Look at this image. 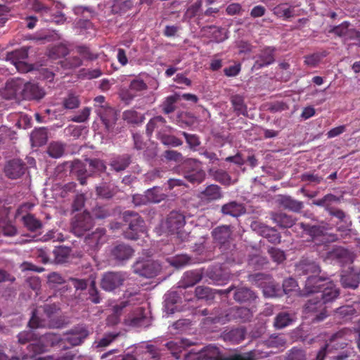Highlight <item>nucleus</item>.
<instances>
[{
    "mask_svg": "<svg viewBox=\"0 0 360 360\" xmlns=\"http://www.w3.org/2000/svg\"><path fill=\"white\" fill-rule=\"evenodd\" d=\"M190 258L187 255H181L172 258L170 263L173 266L180 268L188 264Z\"/></svg>",
    "mask_w": 360,
    "mask_h": 360,
    "instance_id": "obj_63",
    "label": "nucleus"
},
{
    "mask_svg": "<svg viewBox=\"0 0 360 360\" xmlns=\"http://www.w3.org/2000/svg\"><path fill=\"white\" fill-rule=\"evenodd\" d=\"M66 165H68L70 168L71 174L77 176L86 173V169L84 164L79 160H75L70 162H66Z\"/></svg>",
    "mask_w": 360,
    "mask_h": 360,
    "instance_id": "obj_48",
    "label": "nucleus"
},
{
    "mask_svg": "<svg viewBox=\"0 0 360 360\" xmlns=\"http://www.w3.org/2000/svg\"><path fill=\"white\" fill-rule=\"evenodd\" d=\"M46 93L38 84L31 82L25 84L22 90V96L25 100H40Z\"/></svg>",
    "mask_w": 360,
    "mask_h": 360,
    "instance_id": "obj_18",
    "label": "nucleus"
},
{
    "mask_svg": "<svg viewBox=\"0 0 360 360\" xmlns=\"http://www.w3.org/2000/svg\"><path fill=\"white\" fill-rule=\"evenodd\" d=\"M96 112L108 131L112 130L117 121V113L114 108L107 105H96Z\"/></svg>",
    "mask_w": 360,
    "mask_h": 360,
    "instance_id": "obj_10",
    "label": "nucleus"
},
{
    "mask_svg": "<svg viewBox=\"0 0 360 360\" xmlns=\"http://www.w3.org/2000/svg\"><path fill=\"white\" fill-rule=\"evenodd\" d=\"M93 226V219L86 212L75 215L71 222L72 232L77 236H83Z\"/></svg>",
    "mask_w": 360,
    "mask_h": 360,
    "instance_id": "obj_7",
    "label": "nucleus"
},
{
    "mask_svg": "<svg viewBox=\"0 0 360 360\" xmlns=\"http://www.w3.org/2000/svg\"><path fill=\"white\" fill-rule=\"evenodd\" d=\"M327 306L316 295L309 299L303 307V312L308 316H314L313 322H319L324 320L327 316Z\"/></svg>",
    "mask_w": 360,
    "mask_h": 360,
    "instance_id": "obj_4",
    "label": "nucleus"
},
{
    "mask_svg": "<svg viewBox=\"0 0 360 360\" xmlns=\"http://www.w3.org/2000/svg\"><path fill=\"white\" fill-rule=\"evenodd\" d=\"M22 219L25 226L30 231L34 232L42 227L41 221L32 214H27L22 217Z\"/></svg>",
    "mask_w": 360,
    "mask_h": 360,
    "instance_id": "obj_39",
    "label": "nucleus"
},
{
    "mask_svg": "<svg viewBox=\"0 0 360 360\" xmlns=\"http://www.w3.org/2000/svg\"><path fill=\"white\" fill-rule=\"evenodd\" d=\"M47 139V131L44 127L36 129L31 134L30 140L33 146H41L46 143Z\"/></svg>",
    "mask_w": 360,
    "mask_h": 360,
    "instance_id": "obj_35",
    "label": "nucleus"
},
{
    "mask_svg": "<svg viewBox=\"0 0 360 360\" xmlns=\"http://www.w3.org/2000/svg\"><path fill=\"white\" fill-rule=\"evenodd\" d=\"M208 173L214 180L222 185L229 186L231 183V177L225 170L212 168L209 169Z\"/></svg>",
    "mask_w": 360,
    "mask_h": 360,
    "instance_id": "obj_34",
    "label": "nucleus"
},
{
    "mask_svg": "<svg viewBox=\"0 0 360 360\" xmlns=\"http://www.w3.org/2000/svg\"><path fill=\"white\" fill-rule=\"evenodd\" d=\"M134 249L125 243L114 245L110 250V257L116 262H121L129 259L134 255Z\"/></svg>",
    "mask_w": 360,
    "mask_h": 360,
    "instance_id": "obj_15",
    "label": "nucleus"
},
{
    "mask_svg": "<svg viewBox=\"0 0 360 360\" xmlns=\"http://www.w3.org/2000/svg\"><path fill=\"white\" fill-rule=\"evenodd\" d=\"M330 253L331 257L343 264H352L355 259L354 252L343 248H335Z\"/></svg>",
    "mask_w": 360,
    "mask_h": 360,
    "instance_id": "obj_21",
    "label": "nucleus"
},
{
    "mask_svg": "<svg viewBox=\"0 0 360 360\" xmlns=\"http://www.w3.org/2000/svg\"><path fill=\"white\" fill-rule=\"evenodd\" d=\"M166 347L176 359L180 358V354L182 351V343L174 341H169L166 343Z\"/></svg>",
    "mask_w": 360,
    "mask_h": 360,
    "instance_id": "obj_56",
    "label": "nucleus"
},
{
    "mask_svg": "<svg viewBox=\"0 0 360 360\" xmlns=\"http://www.w3.org/2000/svg\"><path fill=\"white\" fill-rule=\"evenodd\" d=\"M184 178L192 184H200L205 177V172L201 169L200 162L194 159L188 160L184 165Z\"/></svg>",
    "mask_w": 360,
    "mask_h": 360,
    "instance_id": "obj_5",
    "label": "nucleus"
},
{
    "mask_svg": "<svg viewBox=\"0 0 360 360\" xmlns=\"http://www.w3.org/2000/svg\"><path fill=\"white\" fill-rule=\"evenodd\" d=\"M131 162V155L129 154H123L113 158L110 163V166L113 170L119 172L124 171L126 168H127Z\"/></svg>",
    "mask_w": 360,
    "mask_h": 360,
    "instance_id": "obj_27",
    "label": "nucleus"
},
{
    "mask_svg": "<svg viewBox=\"0 0 360 360\" xmlns=\"http://www.w3.org/2000/svg\"><path fill=\"white\" fill-rule=\"evenodd\" d=\"M86 161L89 164L94 172H103L106 169V166L104 162L100 159H87Z\"/></svg>",
    "mask_w": 360,
    "mask_h": 360,
    "instance_id": "obj_58",
    "label": "nucleus"
},
{
    "mask_svg": "<svg viewBox=\"0 0 360 360\" xmlns=\"http://www.w3.org/2000/svg\"><path fill=\"white\" fill-rule=\"evenodd\" d=\"M96 194L105 199H110L115 195V191L110 186L103 184L96 187Z\"/></svg>",
    "mask_w": 360,
    "mask_h": 360,
    "instance_id": "obj_53",
    "label": "nucleus"
},
{
    "mask_svg": "<svg viewBox=\"0 0 360 360\" xmlns=\"http://www.w3.org/2000/svg\"><path fill=\"white\" fill-rule=\"evenodd\" d=\"M202 0H197L195 2L191 4L186 10L182 21L189 22L193 19H195V22L200 25L201 20L203 19V13L202 11Z\"/></svg>",
    "mask_w": 360,
    "mask_h": 360,
    "instance_id": "obj_13",
    "label": "nucleus"
},
{
    "mask_svg": "<svg viewBox=\"0 0 360 360\" xmlns=\"http://www.w3.org/2000/svg\"><path fill=\"white\" fill-rule=\"evenodd\" d=\"M65 144L59 141H53L49 143L47 148V153L53 158H59L65 153Z\"/></svg>",
    "mask_w": 360,
    "mask_h": 360,
    "instance_id": "obj_40",
    "label": "nucleus"
},
{
    "mask_svg": "<svg viewBox=\"0 0 360 360\" xmlns=\"http://www.w3.org/2000/svg\"><path fill=\"white\" fill-rule=\"evenodd\" d=\"M166 198L167 195L162 192L160 187L154 186L145 192V199L148 202L158 203Z\"/></svg>",
    "mask_w": 360,
    "mask_h": 360,
    "instance_id": "obj_33",
    "label": "nucleus"
},
{
    "mask_svg": "<svg viewBox=\"0 0 360 360\" xmlns=\"http://www.w3.org/2000/svg\"><path fill=\"white\" fill-rule=\"evenodd\" d=\"M118 336V334H112L108 333L104 335L101 339H100L96 343V347H105L108 346L111 342H112Z\"/></svg>",
    "mask_w": 360,
    "mask_h": 360,
    "instance_id": "obj_62",
    "label": "nucleus"
},
{
    "mask_svg": "<svg viewBox=\"0 0 360 360\" xmlns=\"http://www.w3.org/2000/svg\"><path fill=\"white\" fill-rule=\"evenodd\" d=\"M340 283L344 288H357L360 283V269L352 266L342 270Z\"/></svg>",
    "mask_w": 360,
    "mask_h": 360,
    "instance_id": "obj_9",
    "label": "nucleus"
},
{
    "mask_svg": "<svg viewBox=\"0 0 360 360\" xmlns=\"http://www.w3.org/2000/svg\"><path fill=\"white\" fill-rule=\"evenodd\" d=\"M26 169V165L22 160L13 159L5 165L4 173L8 179H17L25 174Z\"/></svg>",
    "mask_w": 360,
    "mask_h": 360,
    "instance_id": "obj_11",
    "label": "nucleus"
},
{
    "mask_svg": "<svg viewBox=\"0 0 360 360\" xmlns=\"http://www.w3.org/2000/svg\"><path fill=\"white\" fill-rule=\"evenodd\" d=\"M279 203L283 208L294 212H299L304 207L302 202L287 195L282 196L279 200Z\"/></svg>",
    "mask_w": 360,
    "mask_h": 360,
    "instance_id": "obj_26",
    "label": "nucleus"
},
{
    "mask_svg": "<svg viewBox=\"0 0 360 360\" xmlns=\"http://www.w3.org/2000/svg\"><path fill=\"white\" fill-rule=\"evenodd\" d=\"M89 294L90 300L95 303H100L101 299L99 295V292L96 286L95 281H91L89 288Z\"/></svg>",
    "mask_w": 360,
    "mask_h": 360,
    "instance_id": "obj_60",
    "label": "nucleus"
},
{
    "mask_svg": "<svg viewBox=\"0 0 360 360\" xmlns=\"http://www.w3.org/2000/svg\"><path fill=\"white\" fill-rule=\"evenodd\" d=\"M230 101L237 115H247V105L245 103L244 97L239 94L232 95Z\"/></svg>",
    "mask_w": 360,
    "mask_h": 360,
    "instance_id": "obj_36",
    "label": "nucleus"
},
{
    "mask_svg": "<svg viewBox=\"0 0 360 360\" xmlns=\"http://www.w3.org/2000/svg\"><path fill=\"white\" fill-rule=\"evenodd\" d=\"M274 51L275 49L271 47L264 49L259 54L257 60L255 62V67L261 68L272 64L275 60L274 54Z\"/></svg>",
    "mask_w": 360,
    "mask_h": 360,
    "instance_id": "obj_23",
    "label": "nucleus"
},
{
    "mask_svg": "<svg viewBox=\"0 0 360 360\" xmlns=\"http://www.w3.org/2000/svg\"><path fill=\"white\" fill-rule=\"evenodd\" d=\"M349 23L347 21L343 22L339 25L335 26L329 30V33H333L338 37H346L347 38L350 29Z\"/></svg>",
    "mask_w": 360,
    "mask_h": 360,
    "instance_id": "obj_51",
    "label": "nucleus"
},
{
    "mask_svg": "<svg viewBox=\"0 0 360 360\" xmlns=\"http://www.w3.org/2000/svg\"><path fill=\"white\" fill-rule=\"evenodd\" d=\"M123 218L124 221L129 223L127 229L124 231V237L129 240H137L145 232L143 219L138 213L129 210L124 212Z\"/></svg>",
    "mask_w": 360,
    "mask_h": 360,
    "instance_id": "obj_2",
    "label": "nucleus"
},
{
    "mask_svg": "<svg viewBox=\"0 0 360 360\" xmlns=\"http://www.w3.org/2000/svg\"><path fill=\"white\" fill-rule=\"evenodd\" d=\"M28 57V51L25 48L16 49L11 52H8L6 55V60L11 61L17 68L18 65L21 63L22 60Z\"/></svg>",
    "mask_w": 360,
    "mask_h": 360,
    "instance_id": "obj_38",
    "label": "nucleus"
},
{
    "mask_svg": "<svg viewBox=\"0 0 360 360\" xmlns=\"http://www.w3.org/2000/svg\"><path fill=\"white\" fill-rule=\"evenodd\" d=\"M48 283L50 286L55 287L57 285L65 283V278L57 272H52L47 276Z\"/></svg>",
    "mask_w": 360,
    "mask_h": 360,
    "instance_id": "obj_57",
    "label": "nucleus"
},
{
    "mask_svg": "<svg viewBox=\"0 0 360 360\" xmlns=\"http://www.w3.org/2000/svg\"><path fill=\"white\" fill-rule=\"evenodd\" d=\"M339 201V198L333 194H327L321 199L315 200L312 204L319 207H324L327 211V208L330 207L333 202Z\"/></svg>",
    "mask_w": 360,
    "mask_h": 360,
    "instance_id": "obj_49",
    "label": "nucleus"
},
{
    "mask_svg": "<svg viewBox=\"0 0 360 360\" xmlns=\"http://www.w3.org/2000/svg\"><path fill=\"white\" fill-rule=\"evenodd\" d=\"M301 227L307 234L311 237L312 240H314L317 237L324 236L326 232V229L321 226H311L309 224L301 223Z\"/></svg>",
    "mask_w": 360,
    "mask_h": 360,
    "instance_id": "obj_41",
    "label": "nucleus"
},
{
    "mask_svg": "<svg viewBox=\"0 0 360 360\" xmlns=\"http://www.w3.org/2000/svg\"><path fill=\"white\" fill-rule=\"evenodd\" d=\"M327 212L329 213L330 216L335 217L338 219L340 221L345 223V229L349 230V226H351V222H347L346 220V214L345 213L340 209L335 208L333 207H330L327 208Z\"/></svg>",
    "mask_w": 360,
    "mask_h": 360,
    "instance_id": "obj_50",
    "label": "nucleus"
},
{
    "mask_svg": "<svg viewBox=\"0 0 360 360\" xmlns=\"http://www.w3.org/2000/svg\"><path fill=\"white\" fill-rule=\"evenodd\" d=\"M166 120L162 116H156L149 120L146 124V134L151 136L155 129H161L165 127Z\"/></svg>",
    "mask_w": 360,
    "mask_h": 360,
    "instance_id": "obj_42",
    "label": "nucleus"
},
{
    "mask_svg": "<svg viewBox=\"0 0 360 360\" xmlns=\"http://www.w3.org/2000/svg\"><path fill=\"white\" fill-rule=\"evenodd\" d=\"M80 100L78 96L70 93L63 101V106L65 109L73 110L79 108Z\"/></svg>",
    "mask_w": 360,
    "mask_h": 360,
    "instance_id": "obj_47",
    "label": "nucleus"
},
{
    "mask_svg": "<svg viewBox=\"0 0 360 360\" xmlns=\"http://www.w3.org/2000/svg\"><path fill=\"white\" fill-rule=\"evenodd\" d=\"M221 188L216 184L207 186L203 191L198 195L200 202L203 204H207L212 201L219 200L222 198Z\"/></svg>",
    "mask_w": 360,
    "mask_h": 360,
    "instance_id": "obj_14",
    "label": "nucleus"
},
{
    "mask_svg": "<svg viewBox=\"0 0 360 360\" xmlns=\"http://www.w3.org/2000/svg\"><path fill=\"white\" fill-rule=\"evenodd\" d=\"M89 335V331L85 326H77L71 329L65 338V340L72 346L80 345Z\"/></svg>",
    "mask_w": 360,
    "mask_h": 360,
    "instance_id": "obj_16",
    "label": "nucleus"
},
{
    "mask_svg": "<svg viewBox=\"0 0 360 360\" xmlns=\"http://www.w3.org/2000/svg\"><path fill=\"white\" fill-rule=\"evenodd\" d=\"M54 261L58 264H63L67 262L70 256V249L68 248L59 247L53 251Z\"/></svg>",
    "mask_w": 360,
    "mask_h": 360,
    "instance_id": "obj_46",
    "label": "nucleus"
},
{
    "mask_svg": "<svg viewBox=\"0 0 360 360\" xmlns=\"http://www.w3.org/2000/svg\"><path fill=\"white\" fill-rule=\"evenodd\" d=\"M227 321H230L231 318L239 319L242 322H246L250 320L252 316V312L246 307H233L229 309V314L227 316Z\"/></svg>",
    "mask_w": 360,
    "mask_h": 360,
    "instance_id": "obj_25",
    "label": "nucleus"
},
{
    "mask_svg": "<svg viewBox=\"0 0 360 360\" xmlns=\"http://www.w3.org/2000/svg\"><path fill=\"white\" fill-rule=\"evenodd\" d=\"M219 349L214 345L204 347L198 354L197 360H222Z\"/></svg>",
    "mask_w": 360,
    "mask_h": 360,
    "instance_id": "obj_24",
    "label": "nucleus"
},
{
    "mask_svg": "<svg viewBox=\"0 0 360 360\" xmlns=\"http://www.w3.org/2000/svg\"><path fill=\"white\" fill-rule=\"evenodd\" d=\"M179 100L177 94L167 96L162 105V111L165 114H170L176 110V103Z\"/></svg>",
    "mask_w": 360,
    "mask_h": 360,
    "instance_id": "obj_43",
    "label": "nucleus"
},
{
    "mask_svg": "<svg viewBox=\"0 0 360 360\" xmlns=\"http://www.w3.org/2000/svg\"><path fill=\"white\" fill-rule=\"evenodd\" d=\"M186 224V217L184 214L179 211H172L167 215L165 221V227L167 230L171 233L177 235L178 238H181V240H186L188 237L187 233L181 232V229Z\"/></svg>",
    "mask_w": 360,
    "mask_h": 360,
    "instance_id": "obj_3",
    "label": "nucleus"
},
{
    "mask_svg": "<svg viewBox=\"0 0 360 360\" xmlns=\"http://www.w3.org/2000/svg\"><path fill=\"white\" fill-rule=\"evenodd\" d=\"M221 210L224 214L230 215L235 217H239L245 212V207L243 206V205L235 201H232L224 205L221 207Z\"/></svg>",
    "mask_w": 360,
    "mask_h": 360,
    "instance_id": "obj_28",
    "label": "nucleus"
},
{
    "mask_svg": "<svg viewBox=\"0 0 360 360\" xmlns=\"http://www.w3.org/2000/svg\"><path fill=\"white\" fill-rule=\"evenodd\" d=\"M272 220L281 228H290L295 222V219L285 213H272Z\"/></svg>",
    "mask_w": 360,
    "mask_h": 360,
    "instance_id": "obj_29",
    "label": "nucleus"
},
{
    "mask_svg": "<svg viewBox=\"0 0 360 360\" xmlns=\"http://www.w3.org/2000/svg\"><path fill=\"white\" fill-rule=\"evenodd\" d=\"M292 314L286 311H281L276 316L274 326L277 329H282L292 324Z\"/></svg>",
    "mask_w": 360,
    "mask_h": 360,
    "instance_id": "obj_37",
    "label": "nucleus"
},
{
    "mask_svg": "<svg viewBox=\"0 0 360 360\" xmlns=\"http://www.w3.org/2000/svg\"><path fill=\"white\" fill-rule=\"evenodd\" d=\"M246 330L243 328H233L224 333V339L235 344L245 340Z\"/></svg>",
    "mask_w": 360,
    "mask_h": 360,
    "instance_id": "obj_31",
    "label": "nucleus"
},
{
    "mask_svg": "<svg viewBox=\"0 0 360 360\" xmlns=\"http://www.w3.org/2000/svg\"><path fill=\"white\" fill-rule=\"evenodd\" d=\"M133 271L143 277L153 278L161 270V266L153 260H140L134 263L132 266Z\"/></svg>",
    "mask_w": 360,
    "mask_h": 360,
    "instance_id": "obj_6",
    "label": "nucleus"
},
{
    "mask_svg": "<svg viewBox=\"0 0 360 360\" xmlns=\"http://www.w3.org/2000/svg\"><path fill=\"white\" fill-rule=\"evenodd\" d=\"M61 63L65 68H75L82 65V60L79 57L74 56L65 59Z\"/></svg>",
    "mask_w": 360,
    "mask_h": 360,
    "instance_id": "obj_59",
    "label": "nucleus"
},
{
    "mask_svg": "<svg viewBox=\"0 0 360 360\" xmlns=\"http://www.w3.org/2000/svg\"><path fill=\"white\" fill-rule=\"evenodd\" d=\"M327 280L323 277L310 276L305 281V291L307 294L321 292L320 300L326 304L333 302L340 295L339 288L332 282L323 283Z\"/></svg>",
    "mask_w": 360,
    "mask_h": 360,
    "instance_id": "obj_1",
    "label": "nucleus"
},
{
    "mask_svg": "<svg viewBox=\"0 0 360 360\" xmlns=\"http://www.w3.org/2000/svg\"><path fill=\"white\" fill-rule=\"evenodd\" d=\"M39 309H35L32 311V317L28 323V326L32 329L39 328H53L55 324L47 321L45 319H41L38 316Z\"/></svg>",
    "mask_w": 360,
    "mask_h": 360,
    "instance_id": "obj_32",
    "label": "nucleus"
},
{
    "mask_svg": "<svg viewBox=\"0 0 360 360\" xmlns=\"http://www.w3.org/2000/svg\"><path fill=\"white\" fill-rule=\"evenodd\" d=\"M91 112V109L86 107L82 110V111L77 115H75L71 118V120L75 122L81 123L86 122Z\"/></svg>",
    "mask_w": 360,
    "mask_h": 360,
    "instance_id": "obj_64",
    "label": "nucleus"
},
{
    "mask_svg": "<svg viewBox=\"0 0 360 360\" xmlns=\"http://www.w3.org/2000/svg\"><path fill=\"white\" fill-rule=\"evenodd\" d=\"M296 271L299 275L319 277L318 275L321 272V268L315 260L309 258H302L297 264Z\"/></svg>",
    "mask_w": 360,
    "mask_h": 360,
    "instance_id": "obj_12",
    "label": "nucleus"
},
{
    "mask_svg": "<svg viewBox=\"0 0 360 360\" xmlns=\"http://www.w3.org/2000/svg\"><path fill=\"white\" fill-rule=\"evenodd\" d=\"M133 6L134 2L132 0H116L112 6V11L115 13H125L131 9Z\"/></svg>",
    "mask_w": 360,
    "mask_h": 360,
    "instance_id": "obj_44",
    "label": "nucleus"
},
{
    "mask_svg": "<svg viewBox=\"0 0 360 360\" xmlns=\"http://www.w3.org/2000/svg\"><path fill=\"white\" fill-rule=\"evenodd\" d=\"M77 52L84 58L93 60L97 58V55L93 53L86 46H79L76 48Z\"/></svg>",
    "mask_w": 360,
    "mask_h": 360,
    "instance_id": "obj_55",
    "label": "nucleus"
},
{
    "mask_svg": "<svg viewBox=\"0 0 360 360\" xmlns=\"http://www.w3.org/2000/svg\"><path fill=\"white\" fill-rule=\"evenodd\" d=\"M148 88L147 84L142 79H133L129 84V89L134 92H139L146 90Z\"/></svg>",
    "mask_w": 360,
    "mask_h": 360,
    "instance_id": "obj_61",
    "label": "nucleus"
},
{
    "mask_svg": "<svg viewBox=\"0 0 360 360\" xmlns=\"http://www.w3.org/2000/svg\"><path fill=\"white\" fill-rule=\"evenodd\" d=\"M268 253L272 260L277 264H281L285 259V252L278 248H271L268 250Z\"/></svg>",
    "mask_w": 360,
    "mask_h": 360,
    "instance_id": "obj_54",
    "label": "nucleus"
},
{
    "mask_svg": "<svg viewBox=\"0 0 360 360\" xmlns=\"http://www.w3.org/2000/svg\"><path fill=\"white\" fill-rule=\"evenodd\" d=\"M202 269H195L185 272L179 282V287L187 288L194 286L202 280Z\"/></svg>",
    "mask_w": 360,
    "mask_h": 360,
    "instance_id": "obj_20",
    "label": "nucleus"
},
{
    "mask_svg": "<svg viewBox=\"0 0 360 360\" xmlns=\"http://www.w3.org/2000/svg\"><path fill=\"white\" fill-rule=\"evenodd\" d=\"M39 338L40 337L32 330H24L18 335V341L20 344L25 345L32 340H38Z\"/></svg>",
    "mask_w": 360,
    "mask_h": 360,
    "instance_id": "obj_52",
    "label": "nucleus"
},
{
    "mask_svg": "<svg viewBox=\"0 0 360 360\" xmlns=\"http://www.w3.org/2000/svg\"><path fill=\"white\" fill-rule=\"evenodd\" d=\"M126 279L124 274L121 272H107L101 281V288L105 291H112L123 285Z\"/></svg>",
    "mask_w": 360,
    "mask_h": 360,
    "instance_id": "obj_8",
    "label": "nucleus"
},
{
    "mask_svg": "<svg viewBox=\"0 0 360 360\" xmlns=\"http://www.w3.org/2000/svg\"><path fill=\"white\" fill-rule=\"evenodd\" d=\"M107 240L108 237L106 236V231L103 228L96 229L95 231L89 234L85 238L86 244L94 250L99 248V247L104 244Z\"/></svg>",
    "mask_w": 360,
    "mask_h": 360,
    "instance_id": "obj_19",
    "label": "nucleus"
},
{
    "mask_svg": "<svg viewBox=\"0 0 360 360\" xmlns=\"http://www.w3.org/2000/svg\"><path fill=\"white\" fill-rule=\"evenodd\" d=\"M257 296L252 290L245 287L238 288L233 295L234 300L238 302H251Z\"/></svg>",
    "mask_w": 360,
    "mask_h": 360,
    "instance_id": "obj_30",
    "label": "nucleus"
},
{
    "mask_svg": "<svg viewBox=\"0 0 360 360\" xmlns=\"http://www.w3.org/2000/svg\"><path fill=\"white\" fill-rule=\"evenodd\" d=\"M231 234L232 231L231 226L228 225L217 226L212 231L214 240L221 245L220 248L222 251L225 249V246L229 243Z\"/></svg>",
    "mask_w": 360,
    "mask_h": 360,
    "instance_id": "obj_17",
    "label": "nucleus"
},
{
    "mask_svg": "<svg viewBox=\"0 0 360 360\" xmlns=\"http://www.w3.org/2000/svg\"><path fill=\"white\" fill-rule=\"evenodd\" d=\"M122 118L130 124H139L143 122V116L134 110H127L123 112Z\"/></svg>",
    "mask_w": 360,
    "mask_h": 360,
    "instance_id": "obj_45",
    "label": "nucleus"
},
{
    "mask_svg": "<svg viewBox=\"0 0 360 360\" xmlns=\"http://www.w3.org/2000/svg\"><path fill=\"white\" fill-rule=\"evenodd\" d=\"M343 332L338 331L333 334L329 338L328 341L321 347L317 353L316 360H324L328 354H333V348L335 347V340L338 338H341Z\"/></svg>",
    "mask_w": 360,
    "mask_h": 360,
    "instance_id": "obj_22",
    "label": "nucleus"
}]
</instances>
